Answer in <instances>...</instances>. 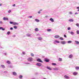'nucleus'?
Masks as SVG:
<instances>
[{"label":"nucleus","mask_w":79,"mask_h":79,"mask_svg":"<svg viewBox=\"0 0 79 79\" xmlns=\"http://www.w3.org/2000/svg\"><path fill=\"white\" fill-rule=\"evenodd\" d=\"M77 72H74L73 73V75L74 76H76L77 74Z\"/></svg>","instance_id":"obj_14"},{"label":"nucleus","mask_w":79,"mask_h":79,"mask_svg":"<svg viewBox=\"0 0 79 79\" xmlns=\"http://www.w3.org/2000/svg\"><path fill=\"white\" fill-rule=\"evenodd\" d=\"M76 26H77V27H79V24L78 23H76Z\"/></svg>","instance_id":"obj_37"},{"label":"nucleus","mask_w":79,"mask_h":79,"mask_svg":"<svg viewBox=\"0 0 79 79\" xmlns=\"http://www.w3.org/2000/svg\"><path fill=\"white\" fill-rule=\"evenodd\" d=\"M24 64H30V63L28 62L25 63Z\"/></svg>","instance_id":"obj_34"},{"label":"nucleus","mask_w":79,"mask_h":79,"mask_svg":"<svg viewBox=\"0 0 79 79\" xmlns=\"http://www.w3.org/2000/svg\"><path fill=\"white\" fill-rule=\"evenodd\" d=\"M36 66H37L40 67V66H41L42 65V64L40 63H38L36 64Z\"/></svg>","instance_id":"obj_7"},{"label":"nucleus","mask_w":79,"mask_h":79,"mask_svg":"<svg viewBox=\"0 0 79 79\" xmlns=\"http://www.w3.org/2000/svg\"><path fill=\"white\" fill-rule=\"evenodd\" d=\"M2 28H3L2 27H0V30H2Z\"/></svg>","instance_id":"obj_51"},{"label":"nucleus","mask_w":79,"mask_h":79,"mask_svg":"<svg viewBox=\"0 0 79 79\" xmlns=\"http://www.w3.org/2000/svg\"><path fill=\"white\" fill-rule=\"evenodd\" d=\"M3 20L4 21H8V18L7 17H4L3 18Z\"/></svg>","instance_id":"obj_10"},{"label":"nucleus","mask_w":79,"mask_h":79,"mask_svg":"<svg viewBox=\"0 0 79 79\" xmlns=\"http://www.w3.org/2000/svg\"><path fill=\"white\" fill-rule=\"evenodd\" d=\"M75 15H78V13L76 12L75 13Z\"/></svg>","instance_id":"obj_55"},{"label":"nucleus","mask_w":79,"mask_h":79,"mask_svg":"<svg viewBox=\"0 0 79 79\" xmlns=\"http://www.w3.org/2000/svg\"><path fill=\"white\" fill-rule=\"evenodd\" d=\"M11 12V10H9V11H8V13H10Z\"/></svg>","instance_id":"obj_44"},{"label":"nucleus","mask_w":79,"mask_h":79,"mask_svg":"<svg viewBox=\"0 0 79 79\" xmlns=\"http://www.w3.org/2000/svg\"><path fill=\"white\" fill-rule=\"evenodd\" d=\"M60 43L62 45H64L66 44V42L65 41H62L60 42Z\"/></svg>","instance_id":"obj_6"},{"label":"nucleus","mask_w":79,"mask_h":79,"mask_svg":"<svg viewBox=\"0 0 79 79\" xmlns=\"http://www.w3.org/2000/svg\"><path fill=\"white\" fill-rule=\"evenodd\" d=\"M0 24H3V22L2 21H0Z\"/></svg>","instance_id":"obj_48"},{"label":"nucleus","mask_w":79,"mask_h":79,"mask_svg":"<svg viewBox=\"0 0 79 79\" xmlns=\"http://www.w3.org/2000/svg\"><path fill=\"white\" fill-rule=\"evenodd\" d=\"M10 30H11V31H12V30H13V27H10Z\"/></svg>","instance_id":"obj_41"},{"label":"nucleus","mask_w":79,"mask_h":79,"mask_svg":"<svg viewBox=\"0 0 79 79\" xmlns=\"http://www.w3.org/2000/svg\"><path fill=\"white\" fill-rule=\"evenodd\" d=\"M59 61H62V58H59Z\"/></svg>","instance_id":"obj_36"},{"label":"nucleus","mask_w":79,"mask_h":79,"mask_svg":"<svg viewBox=\"0 0 79 79\" xmlns=\"http://www.w3.org/2000/svg\"><path fill=\"white\" fill-rule=\"evenodd\" d=\"M27 37H30V36H31V35L29 34H27Z\"/></svg>","instance_id":"obj_38"},{"label":"nucleus","mask_w":79,"mask_h":79,"mask_svg":"<svg viewBox=\"0 0 79 79\" xmlns=\"http://www.w3.org/2000/svg\"><path fill=\"white\" fill-rule=\"evenodd\" d=\"M70 34L72 35H74V33L73 31H71Z\"/></svg>","instance_id":"obj_22"},{"label":"nucleus","mask_w":79,"mask_h":79,"mask_svg":"<svg viewBox=\"0 0 79 79\" xmlns=\"http://www.w3.org/2000/svg\"><path fill=\"white\" fill-rule=\"evenodd\" d=\"M8 74V72L6 71H4L3 73V74L4 76H6Z\"/></svg>","instance_id":"obj_3"},{"label":"nucleus","mask_w":79,"mask_h":79,"mask_svg":"<svg viewBox=\"0 0 79 79\" xmlns=\"http://www.w3.org/2000/svg\"><path fill=\"white\" fill-rule=\"evenodd\" d=\"M11 33V32L10 31H8L7 33V35H9Z\"/></svg>","instance_id":"obj_31"},{"label":"nucleus","mask_w":79,"mask_h":79,"mask_svg":"<svg viewBox=\"0 0 79 79\" xmlns=\"http://www.w3.org/2000/svg\"><path fill=\"white\" fill-rule=\"evenodd\" d=\"M77 9H78V10H77V11H79V6L77 7Z\"/></svg>","instance_id":"obj_43"},{"label":"nucleus","mask_w":79,"mask_h":79,"mask_svg":"<svg viewBox=\"0 0 79 79\" xmlns=\"http://www.w3.org/2000/svg\"><path fill=\"white\" fill-rule=\"evenodd\" d=\"M14 29H16L18 28V27H17V26H14Z\"/></svg>","instance_id":"obj_33"},{"label":"nucleus","mask_w":79,"mask_h":79,"mask_svg":"<svg viewBox=\"0 0 79 79\" xmlns=\"http://www.w3.org/2000/svg\"><path fill=\"white\" fill-rule=\"evenodd\" d=\"M12 37H16V35H13Z\"/></svg>","instance_id":"obj_46"},{"label":"nucleus","mask_w":79,"mask_h":79,"mask_svg":"<svg viewBox=\"0 0 79 79\" xmlns=\"http://www.w3.org/2000/svg\"><path fill=\"white\" fill-rule=\"evenodd\" d=\"M52 65L53 66H56V64L55 63H52Z\"/></svg>","instance_id":"obj_28"},{"label":"nucleus","mask_w":79,"mask_h":79,"mask_svg":"<svg viewBox=\"0 0 79 79\" xmlns=\"http://www.w3.org/2000/svg\"><path fill=\"white\" fill-rule=\"evenodd\" d=\"M1 66L2 68H5V65H1Z\"/></svg>","instance_id":"obj_35"},{"label":"nucleus","mask_w":79,"mask_h":79,"mask_svg":"<svg viewBox=\"0 0 79 79\" xmlns=\"http://www.w3.org/2000/svg\"><path fill=\"white\" fill-rule=\"evenodd\" d=\"M60 41L58 40H56L55 41H54L53 43L54 44H56V43H57V44L60 43Z\"/></svg>","instance_id":"obj_8"},{"label":"nucleus","mask_w":79,"mask_h":79,"mask_svg":"<svg viewBox=\"0 0 79 79\" xmlns=\"http://www.w3.org/2000/svg\"><path fill=\"white\" fill-rule=\"evenodd\" d=\"M64 36L65 38H67V36H66V35H64Z\"/></svg>","instance_id":"obj_45"},{"label":"nucleus","mask_w":79,"mask_h":79,"mask_svg":"<svg viewBox=\"0 0 79 79\" xmlns=\"http://www.w3.org/2000/svg\"><path fill=\"white\" fill-rule=\"evenodd\" d=\"M35 31L36 32H38V31H39V29L37 28H36L35 29Z\"/></svg>","instance_id":"obj_25"},{"label":"nucleus","mask_w":79,"mask_h":79,"mask_svg":"<svg viewBox=\"0 0 79 79\" xmlns=\"http://www.w3.org/2000/svg\"><path fill=\"white\" fill-rule=\"evenodd\" d=\"M77 34H79V30H77Z\"/></svg>","instance_id":"obj_40"},{"label":"nucleus","mask_w":79,"mask_h":79,"mask_svg":"<svg viewBox=\"0 0 79 79\" xmlns=\"http://www.w3.org/2000/svg\"><path fill=\"white\" fill-rule=\"evenodd\" d=\"M1 47V48H2V47Z\"/></svg>","instance_id":"obj_62"},{"label":"nucleus","mask_w":79,"mask_h":79,"mask_svg":"<svg viewBox=\"0 0 79 79\" xmlns=\"http://www.w3.org/2000/svg\"><path fill=\"white\" fill-rule=\"evenodd\" d=\"M60 36L59 35H56L54 36V38L55 39H57L58 38H60Z\"/></svg>","instance_id":"obj_11"},{"label":"nucleus","mask_w":79,"mask_h":79,"mask_svg":"<svg viewBox=\"0 0 79 79\" xmlns=\"http://www.w3.org/2000/svg\"><path fill=\"white\" fill-rule=\"evenodd\" d=\"M68 44H71V43H72V41L71 40L68 41H67Z\"/></svg>","instance_id":"obj_30"},{"label":"nucleus","mask_w":79,"mask_h":79,"mask_svg":"<svg viewBox=\"0 0 79 79\" xmlns=\"http://www.w3.org/2000/svg\"><path fill=\"white\" fill-rule=\"evenodd\" d=\"M9 68H13V66L12 65H10L8 66Z\"/></svg>","instance_id":"obj_23"},{"label":"nucleus","mask_w":79,"mask_h":79,"mask_svg":"<svg viewBox=\"0 0 79 79\" xmlns=\"http://www.w3.org/2000/svg\"><path fill=\"white\" fill-rule=\"evenodd\" d=\"M12 74L13 76H16L17 75V73H16L15 72H12Z\"/></svg>","instance_id":"obj_13"},{"label":"nucleus","mask_w":79,"mask_h":79,"mask_svg":"<svg viewBox=\"0 0 79 79\" xmlns=\"http://www.w3.org/2000/svg\"><path fill=\"white\" fill-rule=\"evenodd\" d=\"M46 68H47V69H48L49 70H50L51 71H52V69L50 68V67L48 66H46Z\"/></svg>","instance_id":"obj_9"},{"label":"nucleus","mask_w":79,"mask_h":79,"mask_svg":"<svg viewBox=\"0 0 79 79\" xmlns=\"http://www.w3.org/2000/svg\"><path fill=\"white\" fill-rule=\"evenodd\" d=\"M9 23L11 24H13V25H18V24H19L18 23L16 22H14L11 21L9 22Z\"/></svg>","instance_id":"obj_1"},{"label":"nucleus","mask_w":79,"mask_h":79,"mask_svg":"<svg viewBox=\"0 0 79 79\" xmlns=\"http://www.w3.org/2000/svg\"><path fill=\"white\" fill-rule=\"evenodd\" d=\"M64 78L65 79H69V76L66 75H65L64 76Z\"/></svg>","instance_id":"obj_12"},{"label":"nucleus","mask_w":79,"mask_h":79,"mask_svg":"<svg viewBox=\"0 0 79 79\" xmlns=\"http://www.w3.org/2000/svg\"><path fill=\"white\" fill-rule=\"evenodd\" d=\"M53 69L55 71H57L58 70H59V69H58V68L56 67Z\"/></svg>","instance_id":"obj_15"},{"label":"nucleus","mask_w":79,"mask_h":79,"mask_svg":"<svg viewBox=\"0 0 79 79\" xmlns=\"http://www.w3.org/2000/svg\"><path fill=\"white\" fill-rule=\"evenodd\" d=\"M75 42L76 43L77 45H79V42L77 40H75Z\"/></svg>","instance_id":"obj_19"},{"label":"nucleus","mask_w":79,"mask_h":79,"mask_svg":"<svg viewBox=\"0 0 79 79\" xmlns=\"http://www.w3.org/2000/svg\"><path fill=\"white\" fill-rule=\"evenodd\" d=\"M2 31H5V28H3V27H2Z\"/></svg>","instance_id":"obj_47"},{"label":"nucleus","mask_w":79,"mask_h":79,"mask_svg":"<svg viewBox=\"0 0 79 79\" xmlns=\"http://www.w3.org/2000/svg\"><path fill=\"white\" fill-rule=\"evenodd\" d=\"M23 76L22 75H20L19 76V79H22L23 77Z\"/></svg>","instance_id":"obj_20"},{"label":"nucleus","mask_w":79,"mask_h":79,"mask_svg":"<svg viewBox=\"0 0 79 79\" xmlns=\"http://www.w3.org/2000/svg\"><path fill=\"white\" fill-rule=\"evenodd\" d=\"M28 18H32V16H29L28 17Z\"/></svg>","instance_id":"obj_52"},{"label":"nucleus","mask_w":79,"mask_h":79,"mask_svg":"<svg viewBox=\"0 0 79 79\" xmlns=\"http://www.w3.org/2000/svg\"><path fill=\"white\" fill-rule=\"evenodd\" d=\"M48 16H47V15L45 16V18H48Z\"/></svg>","instance_id":"obj_57"},{"label":"nucleus","mask_w":79,"mask_h":79,"mask_svg":"<svg viewBox=\"0 0 79 79\" xmlns=\"http://www.w3.org/2000/svg\"><path fill=\"white\" fill-rule=\"evenodd\" d=\"M40 11H42V10H40Z\"/></svg>","instance_id":"obj_60"},{"label":"nucleus","mask_w":79,"mask_h":79,"mask_svg":"<svg viewBox=\"0 0 79 79\" xmlns=\"http://www.w3.org/2000/svg\"><path fill=\"white\" fill-rule=\"evenodd\" d=\"M69 21L70 22H73V21H74V20H73V19H69Z\"/></svg>","instance_id":"obj_26"},{"label":"nucleus","mask_w":79,"mask_h":79,"mask_svg":"<svg viewBox=\"0 0 79 79\" xmlns=\"http://www.w3.org/2000/svg\"><path fill=\"white\" fill-rule=\"evenodd\" d=\"M76 70H79V66H76L75 67Z\"/></svg>","instance_id":"obj_24"},{"label":"nucleus","mask_w":79,"mask_h":79,"mask_svg":"<svg viewBox=\"0 0 79 79\" xmlns=\"http://www.w3.org/2000/svg\"><path fill=\"white\" fill-rule=\"evenodd\" d=\"M22 53L23 55H25V52H22Z\"/></svg>","instance_id":"obj_49"},{"label":"nucleus","mask_w":79,"mask_h":79,"mask_svg":"<svg viewBox=\"0 0 79 79\" xmlns=\"http://www.w3.org/2000/svg\"><path fill=\"white\" fill-rule=\"evenodd\" d=\"M49 20L51 21V22H52V23H53V22L54 21V20L52 18H50L49 19Z\"/></svg>","instance_id":"obj_16"},{"label":"nucleus","mask_w":79,"mask_h":79,"mask_svg":"<svg viewBox=\"0 0 79 79\" xmlns=\"http://www.w3.org/2000/svg\"><path fill=\"white\" fill-rule=\"evenodd\" d=\"M13 6H16V5H15V4H14L12 5Z\"/></svg>","instance_id":"obj_53"},{"label":"nucleus","mask_w":79,"mask_h":79,"mask_svg":"<svg viewBox=\"0 0 79 79\" xmlns=\"http://www.w3.org/2000/svg\"><path fill=\"white\" fill-rule=\"evenodd\" d=\"M73 55L72 54H70L69 56V58H73Z\"/></svg>","instance_id":"obj_17"},{"label":"nucleus","mask_w":79,"mask_h":79,"mask_svg":"<svg viewBox=\"0 0 79 79\" xmlns=\"http://www.w3.org/2000/svg\"><path fill=\"white\" fill-rule=\"evenodd\" d=\"M31 79H35V78H31Z\"/></svg>","instance_id":"obj_59"},{"label":"nucleus","mask_w":79,"mask_h":79,"mask_svg":"<svg viewBox=\"0 0 79 79\" xmlns=\"http://www.w3.org/2000/svg\"><path fill=\"white\" fill-rule=\"evenodd\" d=\"M35 21L36 22H37V23H39V22H40V20H39L37 19H35Z\"/></svg>","instance_id":"obj_21"},{"label":"nucleus","mask_w":79,"mask_h":79,"mask_svg":"<svg viewBox=\"0 0 79 79\" xmlns=\"http://www.w3.org/2000/svg\"><path fill=\"white\" fill-rule=\"evenodd\" d=\"M38 39L39 40H42V38L41 37H39L38 38Z\"/></svg>","instance_id":"obj_29"},{"label":"nucleus","mask_w":79,"mask_h":79,"mask_svg":"<svg viewBox=\"0 0 79 79\" xmlns=\"http://www.w3.org/2000/svg\"><path fill=\"white\" fill-rule=\"evenodd\" d=\"M38 13L39 14H40V11H39L38 12Z\"/></svg>","instance_id":"obj_56"},{"label":"nucleus","mask_w":79,"mask_h":79,"mask_svg":"<svg viewBox=\"0 0 79 79\" xmlns=\"http://www.w3.org/2000/svg\"><path fill=\"white\" fill-rule=\"evenodd\" d=\"M4 55H5V56H6L7 55L6 53H4Z\"/></svg>","instance_id":"obj_54"},{"label":"nucleus","mask_w":79,"mask_h":79,"mask_svg":"<svg viewBox=\"0 0 79 79\" xmlns=\"http://www.w3.org/2000/svg\"><path fill=\"white\" fill-rule=\"evenodd\" d=\"M2 5V3L0 4V6H1Z\"/></svg>","instance_id":"obj_58"},{"label":"nucleus","mask_w":79,"mask_h":79,"mask_svg":"<svg viewBox=\"0 0 79 79\" xmlns=\"http://www.w3.org/2000/svg\"><path fill=\"white\" fill-rule=\"evenodd\" d=\"M68 30L69 31L71 29V27H68L67 28Z\"/></svg>","instance_id":"obj_42"},{"label":"nucleus","mask_w":79,"mask_h":79,"mask_svg":"<svg viewBox=\"0 0 79 79\" xmlns=\"http://www.w3.org/2000/svg\"><path fill=\"white\" fill-rule=\"evenodd\" d=\"M52 31V29H47V31L48 32H50V31Z\"/></svg>","instance_id":"obj_27"},{"label":"nucleus","mask_w":79,"mask_h":79,"mask_svg":"<svg viewBox=\"0 0 79 79\" xmlns=\"http://www.w3.org/2000/svg\"><path fill=\"white\" fill-rule=\"evenodd\" d=\"M44 61L47 63H48L50 62V59H48V58H45L44 59Z\"/></svg>","instance_id":"obj_4"},{"label":"nucleus","mask_w":79,"mask_h":79,"mask_svg":"<svg viewBox=\"0 0 79 79\" xmlns=\"http://www.w3.org/2000/svg\"><path fill=\"white\" fill-rule=\"evenodd\" d=\"M6 63L8 64H11V62H10V60H7Z\"/></svg>","instance_id":"obj_18"},{"label":"nucleus","mask_w":79,"mask_h":79,"mask_svg":"<svg viewBox=\"0 0 79 79\" xmlns=\"http://www.w3.org/2000/svg\"><path fill=\"white\" fill-rule=\"evenodd\" d=\"M27 60L29 62H31L33 61V58L32 57H30L27 59Z\"/></svg>","instance_id":"obj_2"},{"label":"nucleus","mask_w":79,"mask_h":79,"mask_svg":"<svg viewBox=\"0 0 79 79\" xmlns=\"http://www.w3.org/2000/svg\"><path fill=\"white\" fill-rule=\"evenodd\" d=\"M69 14H70V15H72V14H73V13L71 12H70Z\"/></svg>","instance_id":"obj_50"},{"label":"nucleus","mask_w":79,"mask_h":79,"mask_svg":"<svg viewBox=\"0 0 79 79\" xmlns=\"http://www.w3.org/2000/svg\"><path fill=\"white\" fill-rule=\"evenodd\" d=\"M60 40H64V39L62 37H60Z\"/></svg>","instance_id":"obj_32"},{"label":"nucleus","mask_w":79,"mask_h":79,"mask_svg":"<svg viewBox=\"0 0 79 79\" xmlns=\"http://www.w3.org/2000/svg\"><path fill=\"white\" fill-rule=\"evenodd\" d=\"M36 61L38 62H40V63H43V61L40 58L37 59Z\"/></svg>","instance_id":"obj_5"},{"label":"nucleus","mask_w":79,"mask_h":79,"mask_svg":"<svg viewBox=\"0 0 79 79\" xmlns=\"http://www.w3.org/2000/svg\"><path fill=\"white\" fill-rule=\"evenodd\" d=\"M69 33H71V32H70V31H69Z\"/></svg>","instance_id":"obj_61"},{"label":"nucleus","mask_w":79,"mask_h":79,"mask_svg":"<svg viewBox=\"0 0 79 79\" xmlns=\"http://www.w3.org/2000/svg\"><path fill=\"white\" fill-rule=\"evenodd\" d=\"M31 56H34V55L32 53H31Z\"/></svg>","instance_id":"obj_39"}]
</instances>
